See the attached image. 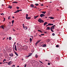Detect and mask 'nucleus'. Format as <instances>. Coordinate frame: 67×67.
<instances>
[{
  "instance_id": "nucleus-1",
  "label": "nucleus",
  "mask_w": 67,
  "mask_h": 67,
  "mask_svg": "<svg viewBox=\"0 0 67 67\" xmlns=\"http://www.w3.org/2000/svg\"><path fill=\"white\" fill-rule=\"evenodd\" d=\"M38 22H40V23H43V22H44V21L41 18L39 19L38 20Z\"/></svg>"
},
{
  "instance_id": "nucleus-2",
  "label": "nucleus",
  "mask_w": 67,
  "mask_h": 67,
  "mask_svg": "<svg viewBox=\"0 0 67 67\" xmlns=\"http://www.w3.org/2000/svg\"><path fill=\"white\" fill-rule=\"evenodd\" d=\"M22 9H21L20 10H17L16 12H15L14 13H18V12H19V11H22Z\"/></svg>"
},
{
  "instance_id": "nucleus-3",
  "label": "nucleus",
  "mask_w": 67,
  "mask_h": 67,
  "mask_svg": "<svg viewBox=\"0 0 67 67\" xmlns=\"http://www.w3.org/2000/svg\"><path fill=\"white\" fill-rule=\"evenodd\" d=\"M56 26L55 25H54L52 26L51 28V29H55V26Z\"/></svg>"
},
{
  "instance_id": "nucleus-4",
  "label": "nucleus",
  "mask_w": 67,
  "mask_h": 67,
  "mask_svg": "<svg viewBox=\"0 0 67 67\" xmlns=\"http://www.w3.org/2000/svg\"><path fill=\"white\" fill-rule=\"evenodd\" d=\"M45 15L43 14H40V16L41 17V18H42L43 16H45Z\"/></svg>"
},
{
  "instance_id": "nucleus-5",
  "label": "nucleus",
  "mask_w": 67,
  "mask_h": 67,
  "mask_svg": "<svg viewBox=\"0 0 67 67\" xmlns=\"http://www.w3.org/2000/svg\"><path fill=\"white\" fill-rule=\"evenodd\" d=\"M30 7H31V8H34V5L33 4H31L30 5Z\"/></svg>"
},
{
  "instance_id": "nucleus-6",
  "label": "nucleus",
  "mask_w": 67,
  "mask_h": 67,
  "mask_svg": "<svg viewBox=\"0 0 67 67\" xmlns=\"http://www.w3.org/2000/svg\"><path fill=\"white\" fill-rule=\"evenodd\" d=\"M39 16V15H38L37 16H34V19H36V18H38V17Z\"/></svg>"
},
{
  "instance_id": "nucleus-7",
  "label": "nucleus",
  "mask_w": 67,
  "mask_h": 67,
  "mask_svg": "<svg viewBox=\"0 0 67 67\" xmlns=\"http://www.w3.org/2000/svg\"><path fill=\"white\" fill-rule=\"evenodd\" d=\"M8 6L9 7H7L8 8L10 9H12V6H10V5H9Z\"/></svg>"
},
{
  "instance_id": "nucleus-8",
  "label": "nucleus",
  "mask_w": 67,
  "mask_h": 67,
  "mask_svg": "<svg viewBox=\"0 0 67 67\" xmlns=\"http://www.w3.org/2000/svg\"><path fill=\"white\" fill-rule=\"evenodd\" d=\"M11 61H10L9 62V63H8V65H11Z\"/></svg>"
},
{
  "instance_id": "nucleus-9",
  "label": "nucleus",
  "mask_w": 67,
  "mask_h": 67,
  "mask_svg": "<svg viewBox=\"0 0 67 67\" xmlns=\"http://www.w3.org/2000/svg\"><path fill=\"white\" fill-rule=\"evenodd\" d=\"M14 49L16 51H17V49L16 48V46L15 45L14 48Z\"/></svg>"
},
{
  "instance_id": "nucleus-10",
  "label": "nucleus",
  "mask_w": 67,
  "mask_h": 67,
  "mask_svg": "<svg viewBox=\"0 0 67 67\" xmlns=\"http://www.w3.org/2000/svg\"><path fill=\"white\" fill-rule=\"evenodd\" d=\"M26 19H27V20H30V19H31V17H26Z\"/></svg>"
},
{
  "instance_id": "nucleus-11",
  "label": "nucleus",
  "mask_w": 67,
  "mask_h": 67,
  "mask_svg": "<svg viewBox=\"0 0 67 67\" xmlns=\"http://www.w3.org/2000/svg\"><path fill=\"white\" fill-rule=\"evenodd\" d=\"M14 52H15V55H16L17 56H18V53H17L15 51H14Z\"/></svg>"
},
{
  "instance_id": "nucleus-12",
  "label": "nucleus",
  "mask_w": 67,
  "mask_h": 67,
  "mask_svg": "<svg viewBox=\"0 0 67 67\" xmlns=\"http://www.w3.org/2000/svg\"><path fill=\"white\" fill-rule=\"evenodd\" d=\"M47 24H48V23L47 22H45L44 23V25H45Z\"/></svg>"
},
{
  "instance_id": "nucleus-13",
  "label": "nucleus",
  "mask_w": 67,
  "mask_h": 67,
  "mask_svg": "<svg viewBox=\"0 0 67 67\" xmlns=\"http://www.w3.org/2000/svg\"><path fill=\"white\" fill-rule=\"evenodd\" d=\"M48 25H54V24L49 23L48 24Z\"/></svg>"
},
{
  "instance_id": "nucleus-14",
  "label": "nucleus",
  "mask_w": 67,
  "mask_h": 67,
  "mask_svg": "<svg viewBox=\"0 0 67 67\" xmlns=\"http://www.w3.org/2000/svg\"><path fill=\"white\" fill-rule=\"evenodd\" d=\"M50 27H48L47 28V29L46 30H51V29H50Z\"/></svg>"
},
{
  "instance_id": "nucleus-15",
  "label": "nucleus",
  "mask_w": 67,
  "mask_h": 67,
  "mask_svg": "<svg viewBox=\"0 0 67 67\" xmlns=\"http://www.w3.org/2000/svg\"><path fill=\"white\" fill-rule=\"evenodd\" d=\"M9 55L10 56H12V57H13V53H12V54H9Z\"/></svg>"
},
{
  "instance_id": "nucleus-16",
  "label": "nucleus",
  "mask_w": 67,
  "mask_h": 67,
  "mask_svg": "<svg viewBox=\"0 0 67 67\" xmlns=\"http://www.w3.org/2000/svg\"><path fill=\"white\" fill-rule=\"evenodd\" d=\"M1 27L2 29H3L4 27V26L3 25H2L0 26V28H1Z\"/></svg>"
},
{
  "instance_id": "nucleus-17",
  "label": "nucleus",
  "mask_w": 67,
  "mask_h": 67,
  "mask_svg": "<svg viewBox=\"0 0 67 67\" xmlns=\"http://www.w3.org/2000/svg\"><path fill=\"white\" fill-rule=\"evenodd\" d=\"M42 13H43V14H45V13H46V12L45 11V12H42Z\"/></svg>"
},
{
  "instance_id": "nucleus-18",
  "label": "nucleus",
  "mask_w": 67,
  "mask_h": 67,
  "mask_svg": "<svg viewBox=\"0 0 67 67\" xmlns=\"http://www.w3.org/2000/svg\"><path fill=\"white\" fill-rule=\"evenodd\" d=\"M13 3H18V2H13Z\"/></svg>"
},
{
  "instance_id": "nucleus-19",
  "label": "nucleus",
  "mask_w": 67,
  "mask_h": 67,
  "mask_svg": "<svg viewBox=\"0 0 67 67\" xmlns=\"http://www.w3.org/2000/svg\"><path fill=\"white\" fill-rule=\"evenodd\" d=\"M46 45L44 44L43 46V47H46Z\"/></svg>"
},
{
  "instance_id": "nucleus-20",
  "label": "nucleus",
  "mask_w": 67,
  "mask_h": 67,
  "mask_svg": "<svg viewBox=\"0 0 67 67\" xmlns=\"http://www.w3.org/2000/svg\"><path fill=\"white\" fill-rule=\"evenodd\" d=\"M35 5H36V6H38V5H39V4H35Z\"/></svg>"
},
{
  "instance_id": "nucleus-21",
  "label": "nucleus",
  "mask_w": 67,
  "mask_h": 67,
  "mask_svg": "<svg viewBox=\"0 0 67 67\" xmlns=\"http://www.w3.org/2000/svg\"><path fill=\"white\" fill-rule=\"evenodd\" d=\"M38 32H41V33H42V31L40 30H38Z\"/></svg>"
},
{
  "instance_id": "nucleus-22",
  "label": "nucleus",
  "mask_w": 67,
  "mask_h": 67,
  "mask_svg": "<svg viewBox=\"0 0 67 67\" xmlns=\"http://www.w3.org/2000/svg\"><path fill=\"white\" fill-rule=\"evenodd\" d=\"M41 41V40H39V41H37V43H39V42H40Z\"/></svg>"
},
{
  "instance_id": "nucleus-23",
  "label": "nucleus",
  "mask_w": 67,
  "mask_h": 67,
  "mask_svg": "<svg viewBox=\"0 0 67 67\" xmlns=\"http://www.w3.org/2000/svg\"><path fill=\"white\" fill-rule=\"evenodd\" d=\"M9 40H12V38H11V37H9Z\"/></svg>"
},
{
  "instance_id": "nucleus-24",
  "label": "nucleus",
  "mask_w": 67,
  "mask_h": 67,
  "mask_svg": "<svg viewBox=\"0 0 67 67\" xmlns=\"http://www.w3.org/2000/svg\"><path fill=\"white\" fill-rule=\"evenodd\" d=\"M14 22V20H13V21H12V24H13Z\"/></svg>"
},
{
  "instance_id": "nucleus-25",
  "label": "nucleus",
  "mask_w": 67,
  "mask_h": 67,
  "mask_svg": "<svg viewBox=\"0 0 67 67\" xmlns=\"http://www.w3.org/2000/svg\"><path fill=\"white\" fill-rule=\"evenodd\" d=\"M36 58H37L38 57V55L37 54H36L35 55Z\"/></svg>"
},
{
  "instance_id": "nucleus-26",
  "label": "nucleus",
  "mask_w": 67,
  "mask_h": 67,
  "mask_svg": "<svg viewBox=\"0 0 67 67\" xmlns=\"http://www.w3.org/2000/svg\"><path fill=\"white\" fill-rule=\"evenodd\" d=\"M27 17H28V14H27L26 15V18H27Z\"/></svg>"
},
{
  "instance_id": "nucleus-27",
  "label": "nucleus",
  "mask_w": 67,
  "mask_h": 67,
  "mask_svg": "<svg viewBox=\"0 0 67 67\" xmlns=\"http://www.w3.org/2000/svg\"><path fill=\"white\" fill-rule=\"evenodd\" d=\"M30 42H32V39L31 38H30Z\"/></svg>"
},
{
  "instance_id": "nucleus-28",
  "label": "nucleus",
  "mask_w": 67,
  "mask_h": 67,
  "mask_svg": "<svg viewBox=\"0 0 67 67\" xmlns=\"http://www.w3.org/2000/svg\"><path fill=\"white\" fill-rule=\"evenodd\" d=\"M51 32H54V31L53 30V29H51Z\"/></svg>"
},
{
  "instance_id": "nucleus-29",
  "label": "nucleus",
  "mask_w": 67,
  "mask_h": 67,
  "mask_svg": "<svg viewBox=\"0 0 67 67\" xmlns=\"http://www.w3.org/2000/svg\"><path fill=\"white\" fill-rule=\"evenodd\" d=\"M50 19H54V18L53 17H51L50 18Z\"/></svg>"
},
{
  "instance_id": "nucleus-30",
  "label": "nucleus",
  "mask_w": 67,
  "mask_h": 67,
  "mask_svg": "<svg viewBox=\"0 0 67 67\" xmlns=\"http://www.w3.org/2000/svg\"><path fill=\"white\" fill-rule=\"evenodd\" d=\"M47 42H49V40L48 39L47 40Z\"/></svg>"
},
{
  "instance_id": "nucleus-31",
  "label": "nucleus",
  "mask_w": 67,
  "mask_h": 67,
  "mask_svg": "<svg viewBox=\"0 0 67 67\" xmlns=\"http://www.w3.org/2000/svg\"><path fill=\"white\" fill-rule=\"evenodd\" d=\"M56 47H59V45H57L56 46Z\"/></svg>"
},
{
  "instance_id": "nucleus-32",
  "label": "nucleus",
  "mask_w": 67,
  "mask_h": 67,
  "mask_svg": "<svg viewBox=\"0 0 67 67\" xmlns=\"http://www.w3.org/2000/svg\"><path fill=\"white\" fill-rule=\"evenodd\" d=\"M10 18H11V17L10 16H9L8 17V20H9V19H10Z\"/></svg>"
},
{
  "instance_id": "nucleus-33",
  "label": "nucleus",
  "mask_w": 67,
  "mask_h": 67,
  "mask_svg": "<svg viewBox=\"0 0 67 67\" xmlns=\"http://www.w3.org/2000/svg\"><path fill=\"white\" fill-rule=\"evenodd\" d=\"M17 9L18 10V9H19V7H16Z\"/></svg>"
},
{
  "instance_id": "nucleus-34",
  "label": "nucleus",
  "mask_w": 67,
  "mask_h": 67,
  "mask_svg": "<svg viewBox=\"0 0 67 67\" xmlns=\"http://www.w3.org/2000/svg\"><path fill=\"white\" fill-rule=\"evenodd\" d=\"M1 15H4V14L3 13H2L1 14Z\"/></svg>"
},
{
  "instance_id": "nucleus-35",
  "label": "nucleus",
  "mask_w": 67,
  "mask_h": 67,
  "mask_svg": "<svg viewBox=\"0 0 67 67\" xmlns=\"http://www.w3.org/2000/svg\"><path fill=\"white\" fill-rule=\"evenodd\" d=\"M52 35H53V36H54L55 35V34L53 33V34H52Z\"/></svg>"
},
{
  "instance_id": "nucleus-36",
  "label": "nucleus",
  "mask_w": 67,
  "mask_h": 67,
  "mask_svg": "<svg viewBox=\"0 0 67 67\" xmlns=\"http://www.w3.org/2000/svg\"><path fill=\"white\" fill-rule=\"evenodd\" d=\"M57 60H59V58H57Z\"/></svg>"
},
{
  "instance_id": "nucleus-37",
  "label": "nucleus",
  "mask_w": 67,
  "mask_h": 67,
  "mask_svg": "<svg viewBox=\"0 0 67 67\" xmlns=\"http://www.w3.org/2000/svg\"><path fill=\"white\" fill-rule=\"evenodd\" d=\"M4 62H6L7 61V60H6V59H4Z\"/></svg>"
},
{
  "instance_id": "nucleus-38",
  "label": "nucleus",
  "mask_w": 67,
  "mask_h": 67,
  "mask_svg": "<svg viewBox=\"0 0 67 67\" xmlns=\"http://www.w3.org/2000/svg\"><path fill=\"white\" fill-rule=\"evenodd\" d=\"M27 27L26 26V29H25V30H27Z\"/></svg>"
},
{
  "instance_id": "nucleus-39",
  "label": "nucleus",
  "mask_w": 67,
  "mask_h": 67,
  "mask_svg": "<svg viewBox=\"0 0 67 67\" xmlns=\"http://www.w3.org/2000/svg\"><path fill=\"white\" fill-rule=\"evenodd\" d=\"M38 44V43L37 42H36L35 44V45H37V44Z\"/></svg>"
},
{
  "instance_id": "nucleus-40",
  "label": "nucleus",
  "mask_w": 67,
  "mask_h": 67,
  "mask_svg": "<svg viewBox=\"0 0 67 67\" xmlns=\"http://www.w3.org/2000/svg\"><path fill=\"white\" fill-rule=\"evenodd\" d=\"M24 24H23V27H24Z\"/></svg>"
},
{
  "instance_id": "nucleus-41",
  "label": "nucleus",
  "mask_w": 67,
  "mask_h": 67,
  "mask_svg": "<svg viewBox=\"0 0 67 67\" xmlns=\"http://www.w3.org/2000/svg\"><path fill=\"white\" fill-rule=\"evenodd\" d=\"M48 65H51V64L49 63H48Z\"/></svg>"
},
{
  "instance_id": "nucleus-42",
  "label": "nucleus",
  "mask_w": 67,
  "mask_h": 67,
  "mask_svg": "<svg viewBox=\"0 0 67 67\" xmlns=\"http://www.w3.org/2000/svg\"><path fill=\"white\" fill-rule=\"evenodd\" d=\"M3 19H4V21H5V18H3Z\"/></svg>"
},
{
  "instance_id": "nucleus-43",
  "label": "nucleus",
  "mask_w": 67,
  "mask_h": 67,
  "mask_svg": "<svg viewBox=\"0 0 67 67\" xmlns=\"http://www.w3.org/2000/svg\"><path fill=\"white\" fill-rule=\"evenodd\" d=\"M29 56H31L32 55V54L31 53L29 55Z\"/></svg>"
},
{
  "instance_id": "nucleus-44",
  "label": "nucleus",
  "mask_w": 67,
  "mask_h": 67,
  "mask_svg": "<svg viewBox=\"0 0 67 67\" xmlns=\"http://www.w3.org/2000/svg\"><path fill=\"white\" fill-rule=\"evenodd\" d=\"M15 44H16V42H15L14 43V45L13 46H14V45H15Z\"/></svg>"
},
{
  "instance_id": "nucleus-45",
  "label": "nucleus",
  "mask_w": 67,
  "mask_h": 67,
  "mask_svg": "<svg viewBox=\"0 0 67 67\" xmlns=\"http://www.w3.org/2000/svg\"><path fill=\"white\" fill-rule=\"evenodd\" d=\"M40 5H41V6H43V5H43V4H40Z\"/></svg>"
},
{
  "instance_id": "nucleus-46",
  "label": "nucleus",
  "mask_w": 67,
  "mask_h": 67,
  "mask_svg": "<svg viewBox=\"0 0 67 67\" xmlns=\"http://www.w3.org/2000/svg\"><path fill=\"white\" fill-rule=\"evenodd\" d=\"M39 62L41 63H42V64H43V62H41L40 61H39Z\"/></svg>"
},
{
  "instance_id": "nucleus-47",
  "label": "nucleus",
  "mask_w": 67,
  "mask_h": 67,
  "mask_svg": "<svg viewBox=\"0 0 67 67\" xmlns=\"http://www.w3.org/2000/svg\"><path fill=\"white\" fill-rule=\"evenodd\" d=\"M13 66L14 67H15V65H12V66L13 67Z\"/></svg>"
},
{
  "instance_id": "nucleus-48",
  "label": "nucleus",
  "mask_w": 67,
  "mask_h": 67,
  "mask_svg": "<svg viewBox=\"0 0 67 67\" xmlns=\"http://www.w3.org/2000/svg\"><path fill=\"white\" fill-rule=\"evenodd\" d=\"M41 35H44V34H41Z\"/></svg>"
},
{
  "instance_id": "nucleus-49",
  "label": "nucleus",
  "mask_w": 67,
  "mask_h": 67,
  "mask_svg": "<svg viewBox=\"0 0 67 67\" xmlns=\"http://www.w3.org/2000/svg\"><path fill=\"white\" fill-rule=\"evenodd\" d=\"M13 31H14V32H15V30H14V29H13Z\"/></svg>"
},
{
  "instance_id": "nucleus-50",
  "label": "nucleus",
  "mask_w": 67,
  "mask_h": 67,
  "mask_svg": "<svg viewBox=\"0 0 67 67\" xmlns=\"http://www.w3.org/2000/svg\"><path fill=\"white\" fill-rule=\"evenodd\" d=\"M34 8H35L36 9H37V7H36V6H35L34 7Z\"/></svg>"
},
{
  "instance_id": "nucleus-51",
  "label": "nucleus",
  "mask_w": 67,
  "mask_h": 67,
  "mask_svg": "<svg viewBox=\"0 0 67 67\" xmlns=\"http://www.w3.org/2000/svg\"><path fill=\"white\" fill-rule=\"evenodd\" d=\"M29 56H30V55H28L27 56V57H29Z\"/></svg>"
},
{
  "instance_id": "nucleus-52",
  "label": "nucleus",
  "mask_w": 67,
  "mask_h": 67,
  "mask_svg": "<svg viewBox=\"0 0 67 67\" xmlns=\"http://www.w3.org/2000/svg\"><path fill=\"white\" fill-rule=\"evenodd\" d=\"M23 27V29H25V27Z\"/></svg>"
},
{
  "instance_id": "nucleus-53",
  "label": "nucleus",
  "mask_w": 67,
  "mask_h": 67,
  "mask_svg": "<svg viewBox=\"0 0 67 67\" xmlns=\"http://www.w3.org/2000/svg\"><path fill=\"white\" fill-rule=\"evenodd\" d=\"M31 52H33V50L32 49L31 50Z\"/></svg>"
},
{
  "instance_id": "nucleus-54",
  "label": "nucleus",
  "mask_w": 67,
  "mask_h": 67,
  "mask_svg": "<svg viewBox=\"0 0 67 67\" xmlns=\"http://www.w3.org/2000/svg\"><path fill=\"white\" fill-rule=\"evenodd\" d=\"M1 48H0V52H1Z\"/></svg>"
},
{
  "instance_id": "nucleus-55",
  "label": "nucleus",
  "mask_w": 67,
  "mask_h": 67,
  "mask_svg": "<svg viewBox=\"0 0 67 67\" xmlns=\"http://www.w3.org/2000/svg\"><path fill=\"white\" fill-rule=\"evenodd\" d=\"M12 18H13V19H14V16H13L12 17Z\"/></svg>"
},
{
  "instance_id": "nucleus-56",
  "label": "nucleus",
  "mask_w": 67,
  "mask_h": 67,
  "mask_svg": "<svg viewBox=\"0 0 67 67\" xmlns=\"http://www.w3.org/2000/svg\"><path fill=\"white\" fill-rule=\"evenodd\" d=\"M39 36H40V37H42V36H41V35H39Z\"/></svg>"
},
{
  "instance_id": "nucleus-57",
  "label": "nucleus",
  "mask_w": 67,
  "mask_h": 67,
  "mask_svg": "<svg viewBox=\"0 0 67 67\" xmlns=\"http://www.w3.org/2000/svg\"><path fill=\"white\" fill-rule=\"evenodd\" d=\"M5 62H3V64H5Z\"/></svg>"
},
{
  "instance_id": "nucleus-58",
  "label": "nucleus",
  "mask_w": 67,
  "mask_h": 67,
  "mask_svg": "<svg viewBox=\"0 0 67 67\" xmlns=\"http://www.w3.org/2000/svg\"><path fill=\"white\" fill-rule=\"evenodd\" d=\"M5 37H4V38H3V39H2V40H4V38H5Z\"/></svg>"
},
{
  "instance_id": "nucleus-59",
  "label": "nucleus",
  "mask_w": 67,
  "mask_h": 67,
  "mask_svg": "<svg viewBox=\"0 0 67 67\" xmlns=\"http://www.w3.org/2000/svg\"><path fill=\"white\" fill-rule=\"evenodd\" d=\"M57 31H59V30H58V29H57Z\"/></svg>"
},
{
  "instance_id": "nucleus-60",
  "label": "nucleus",
  "mask_w": 67,
  "mask_h": 67,
  "mask_svg": "<svg viewBox=\"0 0 67 67\" xmlns=\"http://www.w3.org/2000/svg\"><path fill=\"white\" fill-rule=\"evenodd\" d=\"M26 65H25V66H24V67H26Z\"/></svg>"
},
{
  "instance_id": "nucleus-61",
  "label": "nucleus",
  "mask_w": 67,
  "mask_h": 67,
  "mask_svg": "<svg viewBox=\"0 0 67 67\" xmlns=\"http://www.w3.org/2000/svg\"><path fill=\"white\" fill-rule=\"evenodd\" d=\"M2 64V63L0 62V64Z\"/></svg>"
},
{
  "instance_id": "nucleus-62",
  "label": "nucleus",
  "mask_w": 67,
  "mask_h": 67,
  "mask_svg": "<svg viewBox=\"0 0 67 67\" xmlns=\"http://www.w3.org/2000/svg\"><path fill=\"white\" fill-rule=\"evenodd\" d=\"M8 38H9L7 37V40H8Z\"/></svg>"
},
{
  "instance_id": "nucleus-63",
  "label": "nucleus",
  "mask_w": 67,
  "mask_h": 67,
  "mask_svg": "<svg viewBox=\"0 0 67 67\" xmlns=\"http://www.w3.org/2000/svg\"><path fill=\"white\" fill-rule=\"evenodd\" d=\"M24 60V59H22L21 60Z\"/></svg>"
},
{
  "instance_id": "nucleus-64",
  "label": "nucleus",
  "mask_w": 67,
  "mask_h": 67,
  "mask_svg": "<svg viewBox=\"0 0 67 67\" xmlns=\"http://www.w3.org/2000/svg\"><path fill=\"white\" fill-rule=\"evenodd\" d=\"M17 67H19V66H17Z\"/></svg>"
}]
</instances>
